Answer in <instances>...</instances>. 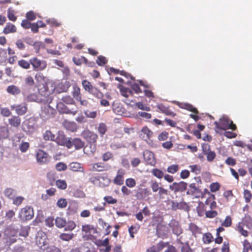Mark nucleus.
<instances>
[{"instance_id": "aec40b11", "label": "nucleus", "mask_w": 252, "mask_h": 252, "mask_svg": "<svg viewBox=\"0 0 252 252\" xmlns=\"http://www.w3.org/2000/svg\"><path fill=\"white\" fill-rule=\"evenodd\" d=\"M11 108L12 110H15L16 114L19 116L25 115L28 111L27 104L26 103L17 105H12Z\"/></svg>"}, {"instance_id": "5fc2aeb1", "label": "nucleus", "mask_w": 252, "mask_h": 252, "mask_svg": "<svg viewBox=\"0 0 252 252\" xmlns=\"http://www.w3.org/2000/svg\"><path fill=\"white\" fill-rule=\"evenodd\" d=\"M7 17L9 20L13 22H15L17 20V17L15 15V11L11 8L8 9Z\"/></svg>"}, {"instance_id": "052dcab7", "label": "nucleus", "mask_w": 252, "mask_h": 252, "mask_svg": "<svg viewBox=\"0 0 252 252\" xmlns=\"http://www.w3.org/2000/svg\"><path fill=\"white\" fill-rule=\"evenodd\" d=\"M73 233H62L60 236V238L63 241H69L73 238Z\"/></svg>"}, {"instance_id": "7c9ffc66", "label": "nucleus", "mask_w": 252, "mask_h": 252, "mask_svg": "<svg viewBox=\"0 0 252 252\" xmlns=\"http://www.w3.org/2000/svg\"><path fill=\"white\" fill-rule=\"evenodd\" d=\"M17 32V28L15 26L11 23H7L4 27L3 32L4 34H8L10 33H14Z\"/></svg>"}, {"instance_id": "72a5a7b5", "label": "nucleus", "mask_w": 252, "mask_h": 252, "mask_svg": "<svg viewBox=\"0 0 252 252\" xmlns=\"http://www.w3.org/2000/svg\"><path fill=\"white\" fill-rule=\"evenodd\" d=\"M82 231L86 234L91 233L92 232L95 233L97 232L96 229L94 227L93 225L90 224L83 225L82 226Z\"/></svg>"}, {"instance_id": "58836bf2", "label": "nucleus", "mask_w": 252, "mask_h": 252, "mask_svg": "<svg viewBox=\"0 0 252 252\" xmlns=\"http://www.w3.org/2000/svg\"><path fill=\"white\" fill-rule=\"evenodd\" d=\"M72 61L76 65H81L83 63H88V60L83 56L80 58L73 57Z\"/></svg>"}, {"instance_id": "680f3d73", "label": "nucleus", "mask_w": 252, "mask_h": 252, "mask_svg": "<svg viewBox=\"0 0 252 252\" xmlns=\"http://www.w3.org/2000/svg\"><path fill=\"white\" fill-rule=\"evenodd\" d=\"M96 62L98 65L100 66H103L107 63V60L104 56H99L97 57Z\"/></svg>"}, {"instance_id": "4d7b16f0", "label": "nucleus", "mask_w": 252, "mask_h": 252, "mask_svg": "<svg viewBox=\"0 0 252 252\" xmlns=\"http://www.w3.org/2000/svg\"><path fill=\"white\" fill-rule=\"evenodd\" d=\"M47 24L53 27H58L61 25V23L55 19H48L46 20Z\"/></svg>"}, {"instance_id": "c756f323", "label": "nucleus", "mask_w": 252, "mask_h": 252, "mask_svg": "<svg viewBox=\"0 0 252 252\" xmlns=\"http://www.w3.org/2000/svg\"><path fill=\"white\" fill-rule=\"evenodd\" d=\"M8 122L11 126L18 127L21 125V120L19 116H13L9 119Z\"/></svg>"}, {"instance_id": "7ed1b4c3", "label": "nucleus", "mask_w": 252, "mask_h": 252, "mask_svg": "<svg viewBox=\"0 0 252 252\" xmlns=\"http://www.w3.org/2000/svg\"><path fill=\"white\" fill-rule=\"evenodd\" d=\"M81 135L88 143L91 145V153L94 154L96 150V143L98 139L97 134L93 131L86 129L82 131Z\"/></svg>"}, {"instance_id": "a878e982", "label": "nucleus", "mask_w": 252, "mask_h": 252, "mask_svg": "<svg viewBox=\"0 0 252 252\" xmlns=\"http://www.w3.org/2000/svg\"><path fill=\"white\" fill-rule=\"evenodd\" d=\"M27 100L28 101H35L38 103H43V102H48L47 100L41 99L39 94L37 95L35 94H31L27 96Z\"/></svg>"}, {"instance_id": "774afa93", "label": "nucleus", "mask_w": 252, "mask_h": 252, "mask_svg": "<svg viewBox=\"0 0 252 252\" xmlns=\"http://www.w3.org/2000/svg\"><path fill=\"white\" fill-rule=\"evenodd\" d=\"M168 244V243H165L163 241H160L156 245V246H155L157 252H159L161 251L163 248L166 247Z\"/></svg>"}, {"instance_id": "f704fd0d", "label": "nucleus", "mask_w": 252, "mask_h": 252, "mask_svg": "<svg viewBox=\"0 0 252 252\" xmlns=\"http://www.w3.org/2000/svg\"><path fill=\"white\" fill-rule=\"evenodd\" d=\"M7 92L12 95H17L20 93L19 88L15 85H10L7 87Z\"/></svg>"}, {"instance_id": "2eb2a0df", "label": "nucleus", "mask_w": 252, "mask_h": 252, "mask_svg": "<svg viewBox=\"0 0 252 252\" xmlns=\"http://www.w3.org/2000/svg\"><path fill=\"white\" fill-rule=\"evenodd\" d=\"M187 194L194 196L196 198L202 197L203 193L195 183H191L189 185Z\"/></svg>"}, {"instance_id": "f3484780", "label": "nucleus", "mask_w": 252, "mask_h": 252, "mask_svg": "<svg viewBox=\"0 0 252 252\" xmlns=\"http://www.w3.org/2000/svg\"><path fill=\"white\" fill-rule=\"evenodd\" d=\"M57 143L59 145L64 146L68 149L71 148V140L68 139L63 133H59L56 138Z\"/></svg>"}, {"instance_id": "13d9d810", "label": "nucleus", "mask_w": 252, "mask_h": 252, "mask_svg": "<svg viewBox=\"0 0 252 252\" xmlns=\"http://www.w3.org/2000/svg\"><path fill=\"white\" fill-rule=\"evenodd\" d=\"M4 194L10 199H13L16 195L15 191L12 189H7L4 191Z\"/></svg>"}, {"instance_id": "4c0bfd02", "label": "nucleus", "mask_w": 252, "mask_h": 252, "mask_svg": "<svg viewBox=\"0 0 252 252\" xmlns=\"http://www.w3.org/2000/svg\"><path fill=\"white\" fill-rule=\"evenodd\" d=\"M43 139L46 141H55L56 139V136L53 134L50 130H46L44 133Z\"/></svg>"}, {"instance_id": "ddd939ff", "label": "nucleus", "mask_w": 252, "mask_h": 252, "mask_svg": "<svg viewBox=\"0 0 252 252\" xmlns=\"http://www.w3.org/2000/svg\"><path fill=\"white\" fill-rule=\"evenodd\" d=\"M35 157L37 162L40 165L47 164L49 162L48 154L42 150H38Z\"/></svg>"}, {"instance_id": "cd10ccee", "label": "nucleus", "mask_w": 252, "mask_h": 252, "mask_svg": "<svg viewBox=\"0 0 252 252\" xmlns=\"http://www.w3.org/2000/svg\"><path fill=\"white\" fill-rule=\"evenodd\" d=\"M189 229L191 232L192 235L195 237H196L197 235L200 234L202 233L201 229L193 223L189 224Z\"/></svg>"}, {"instance_id": "de8ad7c7", "label": "nucleus", "mask_w": 252, "mask_h": 252, "mask_svg": "<svg viewBox=\"0 0 252 252\" xmlns=\"http://www.w3.org/2000/svg\"><path fill=\"white\" fill-rule=\"evenodd\" d=\"M180 244L182 245L181 247V252H192V250L188 242L184 243L180 241Z\"/></svg>"}, {"instance_id": "473e14b6", "label": "nucleus", "mask_w": 252, "mask_h": 252, "mask_svg": "<svg viewBox=\"0 0 252 252\" xmlns=\"http://www.w3.org/2000/svg\"><path fill=\"white\" fill-rule=\"evenodd\" d=\"M92 170L94 171L101 172L107 170V167L104 163L101 162H97L94 163L92 166Z\"/></svg>"}, {"instance_id": "bf43d9fd", "label": "nucleus", "mask_w": 252, "mask_h": 252, "mask_svg": "<svg viewBox=\"0 0 252 252\" xmlns=\"http://www.w3.org/2000/svg\"><path fill=\"white\" fill-rule=\"evenodd\" d=\"M191 172L196 175L200 174L201 172V167L197 164L191 165L189 166Z\"/></svg>"}, {"instance_id": "69168bd1", "label": "nucleus", "mask_w": 252, "mask_h": 252, "mask_svg": "<svg viewBox=\"0 0 252 252\" xmlns=\"http://www.w3.org/2000/svg\"><path fill=\"white\" fill-rule=\"evenodd\" d=\"M232 224V219L230 216H227L225 217V220L222 222L221 225L224 227H229Z\"/></svg>"}, {"instance_id": "6ab92c4d", "label": "nucleus", "mask_w": 252, "mask_h": 252, "mask_svg": "<svg viewBox=\"0 0 252 252\" xmlns=\"http://www.w3.org/2000/svg\"><path fill=\"white\" fill-rule=\"evenodd\" d=\"M151 194L148 188H138L135 193V197L138 200H142Z\"/></svg>"}, {"instance_id": "37998d69", "label": "nucleus", "mask_w": 252, "mask_h": 252, "mask_svg": "<svg viewBox=\"0 0 252 252\" xmlns=\"http://www.w3.org/2000/svg\"><path fill=\"white\" fill-rule=\"evenodd\" d=\"M62 101L68 105H73L75 104L74 98L70 95H65L62 98Z\"/></svg>"}, {"instance_id": "49530a36", "label": "nucleus", "mask_w": 252, "mask_h": 252, "mask_svg": "<svg viewBox=\"0 0 252 252\" xmlns=\"http://www.w3.org/2000/svg\"><path fill=\"white\" fill-rule=\"evenodd\" d=\"M120 92L121 94L126 97H127L129 95H132L133 94V93L130 89L125 87H121L120 89Z\"/></svg>"}, {"instance_id": "c9c22d12", "label": "nucleus", "mask_w": 252, "mask_h": 252, "mask_svg": "<svg viewBox=\"0 0 252 252\" xmlns=\"http://www.w3.org/2000/svg\"><path fill=\"white\" fill-rule=\"evenodd\" d=\"M64 127L70 131L73 132L76 130L77 126L75 123L65 121L63 123Z\"/></svg>"}, {"instance_id": "4be33fe9", "label": "nucleus", "mask_w": 252, "mask_h": 252, "mask_svg": "<svg viewBox=\"0 0 252 252\" xmlns=\"http://www.w3.org/2000/svg\"><path fill=\"white\" fill-rule=\"evenodd\" d=\"M144 158L148 164L155 165L156 163L154 154L148 150L145 151L143 153Z\"/></svg>"}, {"instance_id": "79ce46f5", "label": "nucleus", "mask_w": 252, "mask_h": 252, "mask_svg": "<svg viewBox=\"0 0 252 252\" xmlns=\"http://www.w3.org/2000/svg\"><path fill=\"white\" fill-rule=\"evenodd\" d=\"M18 64L22 68L28 69L30 68L31 63L30 61L28 62L25 60L22 59L18 62Z\"/></svg>"}, {"instance_id": "a211bd4d", "label": "nucleus", "mask_w": 252, "mask_h": 252, "mask_svg": "<svg viewBox=\"0 0 252 252\" xmlns=\"http://www.w3.org/2000/svg\"><path fill=\"white\" fill-rule=\"evenodd\" d=\"M126 171L123 168L119 169L117 172V175L113 180V183L117 185L121 186L124 182V176Z\"/></svg>"}, {"instance_id": "f8f14e48", "label": "nucleus", "mask_w": 252, "mask_h": 252, "mask_svg": "<svg viewBox=\"0 0 252 252\" xmlns=\"http://www.w3.org/2000/svg\"><path fill=\"white\" fill-rule=\"evenodd\" d=\"M202 150L204 155L206 156L208 161L211 162L214 161L216 158V154L211 150V147L208 144H203L201 146Z\"/></svg>"}, {"instance_id": "c03bdc74", "label": "nucleus", "mask_w": 252, "mask_h": 252, "mask_svg": "<svg viewBox=\"0 0 252 252\" xmlns=\"http://www.w3.org/2000/svg\"><path fill=\"white\" fill-rule=\"evenodd\" d=\"M243 251L242 252H248L249 250L252 252V243L245 239L243 242Z\"/></svg>"}, {"instance_id": "dca6fc26", "label": "nucleus", "mask_w": 252, "mask_h": 252, "mask_svg": "<svg viewBox=\"0 0 252 252\" xmlns=\"http://www.w3.org/2000/svg\"><path fill=\"white\" fill-rule=\"evenodd\" d=\"M188 184L185 182L181 181L179 183L174 182L169 186V188L175 192H184L187 190Z\"/></svg>"}, {"instance_id": "ea45409f", "label": "nucleus", "mask_w": 252, "mask_h": 252, "mask_svg": "<svg viewBox=\"0 0 252 252\" xmlns=\"http://www.w3.org/2000/svg\"><path fill=\"white\" fill-rule=\"evenodd\" d=\"M56 186L61 190H64L67 187L66 182L64 180L59 179L56 181Z\"/></svg>"}, {"instance_id": "603ef678", "label": "nucleus", "mask_w": 252, "mask_h": 252, "mask_svg": "<svg viewBox=\"0 0 252 252\" xmlns=\"http://www.w3.org/2000/svg\"><path fill=\"white\" fill-rule=\"evenodd\" d=\"M46 252H61V250L58 247L54 245H47L45 249Z\"/></svg>"}, {"instance_id": "e433bc0d", "label": "nucleus", "mask_w": 252, "mask_h": 252, "mask_svg": "<svg viewBox=\"0 0 252 252\" xmlns=\"http://www.w3.org/2000/svg\"><path fill=\"white\" fill-rule=\"evenodd\" d=\"M82 86L83 88L86 91H87L89 93L91 92L93 90V89L95 88L94 87L91 83L86 80H83L82 82Z\"/></svg>"}, {"instance_id": "39448f33", "label": "nucleus", "mask_w": 252, "mask_h": 252, "mask_svg": "<svg viewBox=\"0 0 252 252\" xmlns=\"http://www.w3.org/2000/svg\"><path fill=\"white\" fill-rule=\"evenodd\" d=\"M56 114V110L50 104H45L42 106L40 116L43 120H47L53 118Z\"/></svg>"}, {"instance_id": "393cba45", "label": "nucleus", "mask_w": 252, "mask_h": 252, "mask_svg": "<svg viewBox=\"0 0 252 252\" xmlns=\"http://www.w3.org/2000/svg\"><path fill=\"white\" fill-rule=\"evenodd\" d=\"M69 169L73 172H84V169L81 164L77 162H73L69 165Z\"/></svg>"}, {"instance_id": "09e8293b", "label": "nucleus", "mask_w": 252, "mask_h": 252, "mask_svg": "<svg viewBox=\"0 0 252 252\" xmlns=\"http://www.w3.org/2000/svg\"><path fill=\"white\" fill-rule=\"evenodd\" d=\"M103 200L105 201V202L103 203L104 206L106 203L115 204L117 202V199L113 198L112 196H105L103 197Z\"/></svg>"}, {"instance_id": "f03ea898", "label": "nucleus", "mask_w": 252, "mask_h": 252, "mask_svg": "<svg viewBox=\"0 0 252 252\" xmlns=\"http://www.w3.org/2000/svg\"><path fill=\"white\" fill-rule=\"evenodd\" d=\"M18 233V228H16L12 225L8 226L4 229L3 239L5 240L7 245H10L16 242Z\"/></svg>"}, {"instance_id": "9b49d317", "label": "nucleus", "mask_w": 252, "mask_h": 252, "mask_svg": "<svg viewBox=\"0 0 252 252\" xmlns=\"http://www.w3.org/2000/svg\"><path fill=\"white\" fill-rule=\"evenodd\" d=\"M249 223H246L244 221H242L238 223L236 230L243 236L247 237L249 235V232L247 230L244 229L245 226L248 229H252V218H248Z\"/></svg>"}, {"instance_id": "a19ab883", "label": "nucleus", "mask_w": 252, "mask_h": 252, "mask_svg": "<svg viewBox=\"0 0 252 252\" xmlns=\"http://www.w3.org/2000/svg\"><path fill=\"white\" fill-rule=\"evenodd\" d=\"M202 240L204 244H209L213 242V237L210 233H206L203 235Z\"/></svg>"}, {"instance_id": "6e6552de", "label": "nucleus", "mask_w": 252, "mask_h": 252, "mask_svg": "<svg viewBox=\"0 0 252 252\" xmlns=\"http://www.w3.org/2000/svg\"><path fill=\"white\" fill-rule=\"evenodd\" d=\"M33 216L34 212L33 209L28 206L22 208L19 214V217L22 220H30L32 219Z\"/></svg>"}, {"instance_id": "4468645a", "label": "nucleus", "mask_w": 252, "mask_h": 252, "mask_svg": "<svg viewBox=\"0 0 252 252\" xmlns=\"http://www.w3.org/2000/svg\"><path fill=\"white\" fill-rule=\"evenodd\" d=\"M151 188L152 191L154 192H156L158 190V195L161 199L164 198L163 195L168 194V190L162 187H159V184L156 181L152 182Z\"/></svg>"}, {"instance_id": "c85d7f7f", "label": "nucleus", "mask_w": 252, "mask_h": 252, "mask_svg": "<svg viewBox=\"0 0 252 252\" xmlns=\"http://www.w3.org/2000/svg\"><path fill=\"white\" fill-rule=\"evenodd\" d=\"M71 94L73 96V98H75L77 101L80 100V98L82 97L81 90L76 84H74L73 86V91Z\"/></svg>"}, {"instance_id": "8fccbe9b", "label": "nucleus", "mask_w": 252, "mask_h": 252, "mask_svg": "<svg viewBox=\"0 0 252 252\" xmlns=\"http://www.w3.org/2000/svg\"><path fill=\"white\" fill-rule=\"evenodd\" d=\"M97 130L100 136H102L107 130V126L104 123H100L97 127Z\"/></svg>"}, {"instance_id": "338daca9", "label": "nucleus", "mask_w": 252, "mask_h": 252, "mask_svg": "<svg viewBox=\"0 0 252 252\" xmlns=\"http://www.w3.org/2000/svg\"><path fill=\"white\" fill-rule=\"evenodd\" d=\"M244 196L246 203H249L251 201L252 195L249 190L245 189L244 191Z\"/></svg>"}, {"instance_id": "20e7f679", "label": "nucleus", "mask_w": 252, "mask_h": 252, "mask_svg": "<svg viewBox=\"0 0 252 252\" xmlns=\"http://www.w3.org/2000/svg\"><path fill=\"white\" fill-rule=\"evenodd\" d=\"M38 94L41 97V99L47 100L48 102H43V104H50L52 103L53 98L50 95V92L46 84H42L38 89Z\"/></svg>"}, {"instance_id": "3c124183", "label": "nucleus", "mask_w": 252, "mask_h": 252, "mask_svg": "<svg viewBox=\"0 0 252 252\" xmlns=\"http://www.w3.org/2000/svg\"><path fill=\"white\" fill-rule=\"evenodd\" d=\"M179 166L178 164H172L167 168V171L171 174H175L179 170Z\"/></svg>"}, {"instance_id": "0eeeda50", "label": "nucleus", "mask_w": 252, "mask_h": 252, "mask_svg": "<svg viewBox=\"0 0 252 252\" xmlns=\"http://www.w3.org/2000/svg\"><path fill=\"white\" fill-rule=\"evenodd\" d=\"M36 128V121L34 118H30L24 121L23 125V130L26 133H33Z\"/></svg>"}, {"instance_id": "0e129e2a", "label": "nucleus", "mask_w": 252, "mask_h": 252, "mask_svg": "<svg viewBox=\"0 0 252 252\" xmlns=\"http://www.w3.org/2000/svg\"><path fill=\"white\" fill-rule=\"evenodd\" d=\"M98 98H102L103 94L97 90L95 87L93 89L92 91L90 93Z\"/></svg>"}, {"instance_id": "a18cd8bd", "label": "nucleus", "mask_w": 252, "mask_h": 252, "mask_svg": "<svg viewBox=\"0 0 252 252\" xmlns=\"http://www.w3.org/2000/svg\"><path fill=\"white\" fill-rule=\"evenodd\" d=\"M55 223L58 227L63 228L65 226L66 222L64 219L61 217H57L55 220Z\"/></svg>"}, {"instance_id": "1a4fd4ad", "label": "nucleus", "mask_w": 252, "mask_h": 252, "mask_svg": "<svg viewBox=\"0 0 252 252\" xmlns=\"http://www.w3.org/2000/svg\"><path fill=\"white\" fill-rule=\"evenodd\" d=\"M35 243L38 247L42 251H45L46 246L48 245V238L43 232L38 233L36 237Z\"/></svg>"}, {"instance_id": "6e6d98bb", "label": "nucleus", "mask_w": 252, "mask_h": 252, "mask_svg": "<svg viewBox=\"0 0 252 252\" xmlns=\"http://www.w3.org/2000/svg\"><path fill=\"white\" fill-rule=\"evenodd\" d=\"M153 175L158 179H161L164 176L163 171L158 168L153 169L152 171Z\"/></svg>"}, {"instance_id": "bb28decb", "label": "nucleus", "mask_w": 252, "mask_h": 252, "mask_svg": "<svg viewBox=\"0 0 252 252\" xmlns=\"http://www.w3.org/2000/svg\"><path fill=\"white\" fill-rule=\"evenodd\" d=\"M158 108L161 113H163L166 115L172 116H175L176 115L175 113L170 110L168 107L162 104H158Z\"/></svg>"}, {"instance_id": "412c9836", "label": "nucleus", "mask_w": 252, "mask_h": 252, "mask_svg": "<svg viewBox=\"0 0 252 252\" xmlns=\"http://www.w3.org/2000/svg\"><path fill=\"white\" fill-rule=\"evenodd\" d=\"M169 226L171 228L172 232L175 235L178 236L182 233V229L179 222L175 220H172L169 223Z\"/></svg>"}, {"instance_id": "2f4dec72", "label": "nucleus", "mask_w": 252, "mask_h": 252, "mask_svg": "<svg viewBox=\"0 0 252 252\" xmlns=\"http://www.w3.org/2000/svg\"><path fill=\"white\" fill-rule=\"evenodd\" d=\"M71 148L73 146L75 149L79 150L82 148L84 146V142L80 138H76L71 140Z\"/></svg>"}, {"instance_id": "864d4df0", "label": "nucleus", "mask_w": 252, "mask_h": 252, "mask_svg": "<svg viewBox=\"0 0 252 252\" xmlns=\"http://www.w3.org/2000/svg\"><path fill=\"white\" fill-rule=\"evenodd\" d=\"M30 148V144L28 142L22 141L19 145V148L22 153L26 152Z\"/></svg>"}, {"instance_id": "9d476101", "label": "nucleus", "mask_w": 252, "mask_h": 252, "mask_svg": "<svg viewBox=\"0 0 252 252\" xmlns=\"http://www.w3.org/2000/svg\"><path fill=\"white\" fill-rule=\"evenodd\" d=\"M56 108L59 112L61 114H66L75 115L78 113L77 109L72 108L70 109L64 104V103L63 101H59L57 103Z\"/></svg>"}, {"instance_id": "5701e85b", "label": "nucleus", "mask_w": 252, "mask_h": 252, "mask_svg": "<svg viewBox=\"0 0 252 252\" xmlns=\"http://www.w3.org/2000/svg\"><path fill=\"white\" fill-rule=\"evenodd\" d=\"M153 133L147 126H145L140 130V136L145 141H148L150 139Z\"/></svg>"}, {"instance_id": "f257e3e1", "label": "nucleus", "mask_w": 252, "mask_h": 252, "mask_svg": "<svg viewBox=\"0 0 252 252\" xmlns=\"http://www.w3.org/2000/svg\"><path fill=\"white\" fill-rule=\"evenodd\" d=\"M214 124L216 132H219L220 130H225L228 129L235 130L237 128L236 126L226 116H223L220 119L219 122H215Z\"/></svg>"}, {"instance_id": "b1692460", "label": "nucleus", "mask_w": 252, "mask_h": 252, "mask_svg": "<svg viewBox=\"0 0 252 252\" xmlns=\"http://www.w3.org/2000/svg\"><path fill=\"white\" fill-rule=\"evenodd\" d=\"M94 181H98L99 186L101 187L107 186L110 183V180L104 175L95 177Z\"/></svg>"}, {"instance_id": "e2e57ef3", "label": "nucleus", "mask_w": 252, "mask_h": 252, "mask_svg": "<svg viewBox=\"0 0 252 252\" xmlns=\"http://www.w3.org/2000/svg\"><path fill=\"white\" fill-rule=\"evenodd\" d=\"M126 185L127 187L132 188L136 186V181L133 178H127L126 180Z\"/></svg>"}, {"instance_id": "423d86ee", "label": "nucleus", "mask_w": 252, "mask_h": 252, "mask_svg": "<svg viewBox=\"0 0 252 252\" xmlns=\"http://www.w3.org/2000/svg\"><path fill=\"white\" fill-rule=\"evenodd\" d=\"M30 63L32 69L35 71H42L47 67V62L43 60H40L36 57H34L30 59Z\"/></svg>"}]
</instances>
